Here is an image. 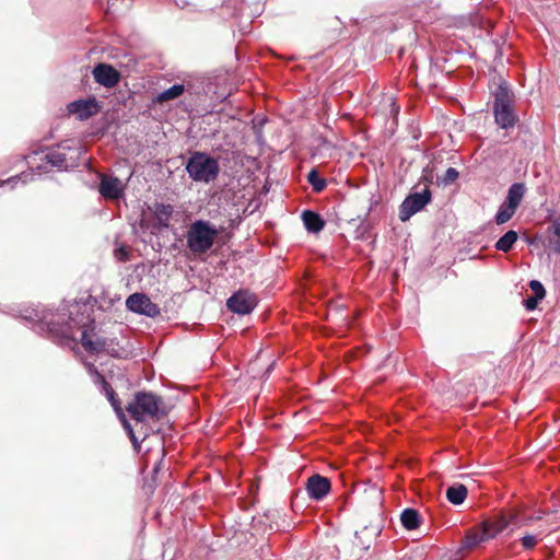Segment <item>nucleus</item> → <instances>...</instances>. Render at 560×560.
Returning a JSON list of instances; mask_svg holds the SVG:
<instances>
[{
  "instance_id": "nucleus-1",
  "label": "nucleus",
  "mask_w": 560,
  "mask_h": 560,
  "mask_svg": "<svg viewBox=\"0 0 560 560\" xmlns=\"http://www.w3.org/2000/svg\"><path fill=\"white\" fill-rule=\"evenodd\" d=\"M495 84L491 91L492 114L495 125L503 130H510L516 127L520 120L515 107L516 96L512 85L501 75L493 78Z\"/></svg>"
},
{
  "instance_id": "nucleus-2",
  "label": "nucleus",
  "mask_w": 560,
  "mask_h": 560,
  "mask_svg": "<svg viewBox=\"0 0 560 560\" xmlns=\"http://www.w3.org/2000/svg\"><path fill=\"white\" fill-rule=\"evenodd\" d=\"M126 410L137 423L158 421L167 415L163 398L151 392H137Z\"/></svg>"
},
{
  "instance_id": "nucleus-3",
  "label": "nucleus",
  "mask_w": 560,
  "mask_h": 560,
  "mask_svg": "<svg viewBox=\"0 0 560 560\" xmlns=\"http://www.w3.org/2000/svg\"><path fill=\"white\" fill-rule=\"evenodd\" d=\"M27 166V168L34 173L38 171L40 173H48L52 170L57 172H68L72 163H69L67 155L60 151L51 150L48 152L35 151L32 155L16 159V166Z\"/></svg>"
},
{
  "instance_id": "nucleus-4",
  "label": "nucleus",
  "mask_w": 560,
  "mask_h": 560,
  "mask_svg": "<svg viewBox=\"0 0 560 560\" xmlns=\"http://www.w3.org/2000/svg\"><path fill=\"white\" fill-rule=\"evenodd\" d=\"M218 230L209 222L198 220L194 222L187 232V246L195 255L207 253L214 244Z\"/></svg>"
},
{
  "instance_id": "nucleus-5",
  "label": "nucleus",
  "mask_w": 560,
  "mask_h": 560,
  "mask_svg": "<svg viewBox=\"0 0 560 560\" xmlns=\"http://www.w3.org/2000/svg\"><path fill=\"white\" fill-rule=\"evenodd\" d=\"M214 159H218L219 165L222 164L226 170L235 173L243 170L246 175H255L261 167V163L257 158L235 150H220Z\"/></svg>"
},
{
  "instance_id": "nucleus-6",
  "label": "nucleus",
  "mask_w": 560,
  "mask_h": 560,
  "mask_svg": "<svg viewBox=\"0 0 560 560\" xmlns=\"http://www.w3.org/2000/svg\"><path fill=\"white\" fill-rule=\"evenodd\" d=\"M185 170L188 175H219V160L206 151H190Z\"/></svg>"
},
{
  "instance_id": "nucleus-7",
  "label": "nucleus",
  "mask_w": 560,
  "mask_h": 560,
  "mask_svg": "<svg viewBox=\"0 0 560 560\" xmlns=\"http://www.w3.org/2000/svg\"><path fill=\"white\" fill-rule=\"evenodd\" d=\"M431 200V191L425 186L422 191L410 194L399 207V219L408 221L415 213L422 210Z\"/></svg>"
},
{
  "instance_id": "nucleus-8",
  "label": "nucleus",
  "mask_w": 560,
  "mask_h": 560,
  "mask_svg": "<svg viewBox=\"0 0 560 560\" xmlns=\"http://www.w3.org/2000/svg\"><path fill=\"white\" fill-rule=\"evenodd\" d=\"M69 114L74 115L79 120H88L97 115L102 108L100 102L94 95L85 98H78L67 105Z\"/></svg>"
},
{
  "instance_id": "nucleus-9",
  "label": "nucleus",
  "mask_w": 560,
  "mask_h": 560,
  "mask_svg": "<svg viewBox=\"0 0 560 560\" xmlns=\"http://www.w3.org/2000/svg\"><path fill=\"white\" fill-rule=\"evenodd\" d=\"M126 306L131 312L149 317H155L160 315V307L143 293H133L129 295L126 301Z\"/></svg>"
},
{
  "instance_id": "nucleus-10",
  "label": "nucleus",
  "mask_w": 560,
  "mask_h": 560,
  "mask_svg": "<svg viewBox=\"0 0 560 560\" xmlns=\"http://www.w3.org/2000/svg\"><path fill=\"white\" fill-rule=\"evenodd\" d=\"M256 304V296L245 290L237 291L226 301V306L231 312L242 315L249 314Z\"/></svg>"
},
{
  "instance_id": "nucleus-11",
  "label": "nucleus",
  "mask_w": 560,
  "mask_h": 560,
  "mask_svg": "<svg viewBox=\"0 0 560 560\" xmlns=\"http://www.w3.org/2000/svg\"><path fill=\"white\" fill-rule=\"evenodd\" d=\"M92 74L96 83L108 89L116 86L121 79L120 72L114 66L105 62L94 66Z\"/></svg>"
},
{
  "instance_id": "nucleus-12",
  "label": "nucleus",
  "mask_w": 560,
  "mask_h": 560,
  "mask_svg": "<svg viewBox=\"0 0 560 560\" xmlns=\"http://www.w3.org/2000/svg\"><path fill=\"white\" fill-rule=\"evenodd\" d=\"M305 487L311 499L320 501L330 492L331 482L329 478L314 474L306 480Z\"/></svg>"
},
{
  "instance_id": "nucleus-13",
  "label": "nucleus",
  "mask_w": 560,
  "mask_h": 560,
  "mask_svg": "<svg viewBox=\"0 0 560 560\" xmlns=\"http://www.w3.org/2000/svg\"><path fill=\"white\" fill-rule=\"evenodd\" d=\"M127 182L119 177H101L98 192L105 199L117 200L122 197Z\"/></svg>"
},
{
  "instance_id": "nucleus-14",
  "label": "nucleus",
  "mask_w": 560,
  "mask_h": 560,
  "mask_svg": "<svg viewBox=\"0 0 560 560\" xmlns=\"http://www.w3.org/2000/svg\"><path fill=\"white\" fill-rule=\"evenodd\" d=\"M517 512L511 511L509 514L501 513L493 518L486 520L481 523L482 527L494 538L503 532L510 524H516Z\"/></svg>"
},
{
  "instance_id": "nucleus-15",
  "label": "nucleus",
  "mask_w": 560,
  "mask_h": 560,
  "mask_svg": "<svg viewBox=\"0 0 560 560\" xmlns=\"http://www.w3.org/2000/svg\"><path fill=\"white\" fill-rule=\"evenodd\" d=\"M490 539H492L491 535L479 524L468 530L462 541V550L471 551Z\"/></svg>"
},
{
  "instance_id": "nucleus-16",
  "label": "nucleus",
  "mask_w": 560,
  "mask_h": 560,
  "mask_svg": "<svg viewBox=\"0 0 560 560\" xmlns=\"http://www.w3.org/2000/svg\"><path fill=\"white\" fill-rule=\"evenodd\" d=\"M546 246L560 255V214L555 217L546 229Z\"/></svg>"
},
{
  "instance_id": "nucleus-17",
  "label": "nucleus",
  "mask_w": 560,
  "mask_h": 560,
  "mask_svg": "<svg viewBox=\"0 0 560 560\" xmlns=\"http://www.w3.org/2000/svg\"><path fill=\"white\" fill-rule=\"evenodd\" d=\"M152 211L154 219L156 220L155 225L159 228H167L173 214V207L171 205L155 202Z\"/></svg>"
},
{
  "instance_id": "nucleus-18",
  "label": "nucleus",
  "mask_w": 560,
  "mask_h": 560,
  "mask_svg": "<svg viewBox=\"0 0 560 560\" xmlns=\"http://www.w3.org/2000/svg\"><path fill=\"white\" fill-rule=\"evenodd\" d=\"M269 121L268 117L264 114H257L252 118L250 127L255 135L256 143L264 148L266 145V139L264 136V127Z\"/></svg>"
},
{
  "instance_id": "nucleus-19",
  "label": "nucleus",
  "mask_w": 560,
  "mask_h": 560,
  "mask_svg": "<svg viewBox=\"0 0 560 560\" xmlns=\"http://www.w3.org/2000/svg\"><path fill=\"white\" fill-rule=\"evenodd\" d=\"M303 223L305 225V229L308 232L312 233H318L320 232L325 226V221L322 219V217L311 210H305L302 213Z\"/></svg>"
},
{
  "instance_id": "nucleus-20",
  "label": "nucleus",
  "mask_w": 560,
  "mask_h": 560,
  "mask_svg": "<svg viewBox=\"0 0 560 560\" xmlns=\"http://www.w3.org/2000/svg\"><path fill=\"white\" fill-rule=\"evenodd\" d=\"M185 91V86L182 83H175L168 89L158 93L153 102L158 104H163L164 102L172 101L178 98Z\"/></svg>"
},
{
  "instance_id": "nucleus-21",
  "label": "nucleus",
  "mask_w": 560,
  "mask_h": 560,
  "mask_svg": "<svg viewBox=\"0 0 560 560\" xmlns=\"http://www.w3.org/2000/svg\"><path fill=\"white\" fill-rule=\"evenodd\" d=\"M400 521L406 529L413 530L420 526L421 516L417 510L408 508L401 512Z\"/></svg>"
},
{
  "instance_id": "nucleus-22",
  "label": "nucleus",
  "mask_w": 560,
  "mask_h": 560,
  "mask_svg": "<svg viewBox=\"0 0 560 560\" xmlns=\"http://www.w3.org/2000/svg\"><path fill=\"white\" fill-rule=\"evenodd\" d=\"M525 191H526V187L524 184H522V183L513 184L508 191V197H506L505 202H508L510 205V208H518V206L521 205V202L524 198Z\"/></svg>"
},
{
  "instance_id": "nucleus-23",
  "label": "nucleus",
  "mask_w": 560,
  "mask_h": 560,
  "mask_svg": "<svg viewBox=\"0 0 560 560\" xmlns=\"http://www.w3.org/2000/svg\"><path fill=\"white\" fill-rule=\"evenodd\" d=\"M468 490L466 486L462 483H456L446 489V498L447 500L455 505L462 504L467 498Z\"/></svg>"
},
{
  "instance_id": "nucleus-24",
  "label": "nucleus",
  "mask_w": 560,
  "mask_h": 560,
  "mask_svg": "<svg viewBox=\"0 0 560 560\" xmlns=\"http://www.w3.org/2000/svg\"><path fill=\"white\" fill-rule=\"evenodd\" d=\"M106 397L109 400V402H110L112 407L114 408L115 412L121 418V420L124 422L125 429L129 432V436H130L131 441L135 443L136 442L135 433H133V431L131 429L130 423H128V421L125 419V415H124V410H122L121 405H120V400L117 397L115 390L110 392L109 395H107Z\"/></svg>"
},
{
  "instance_id": "nucleus-25",
  "label": "nucleus",
  "mask_w": 560,
  "mask_h": 560,
  "mask_svg": "<svg viewBox=\"0 0 560 560\" xmlns=\"http://www.w3.org/2000/svg\"><path fill=\"white\" fill-rule=\"evenodd\" d=\"M517 238V232L514 230H510L497 241L494 247L497 250L509 253L513 248Z\"/></svg>"
},
{
  "instance_id": "nucleus-26",
  "label": "nucleus",
  "mask_w": 560,
  "mask_h": 560,
  "mask_svg": "<svg viewBox=\"0 0 560 560\" xmlns=\"http://www.w3.org/2000/svg\"><path fill=\"white\" fill-rule=\"evenodd\" d=\"M406 22V19L398 16L396 14L383 16L380 21V28L383 32L393 33L399 27H401Z\"/></svg>"
},
{
  "instance_id": "nucleus-27",
  "label": "nucleus",
  "mask_w": 560,
  "mask_h": 560,
  "mask_svg": "<svg viewBox=\"0 0 560 560\" xmlns=\"http://www.w3.org/2000/svg\"><path fill=\"white\" fill-rule=\"evenodd\" d=\"M517 208H510L508 202H504L495 214L497 224L506 223L516 212Z\"/></svg>"
},
{
  "instance_id": "nucleus-28",
  "label": "nucleus",
  "mask_w": 560,
  "mask_h": 560,
  "mask_svg": "<svg viewBox=\"0 0 560 560\" xmlns=\"http://www.w3.org/2000/svg\"><path fill=\"white\" fill-rule=\"evenodd\" d=\"M90 371L95 375V383L102 386V390L107 396L110 392H114L110 384L105 380L104 375H102L94 365H90Z\"/></svg>"
},
{
  "instance_id": "nucleus-29",
  "label": "nucleus",
  "mask_w": 560,
  "mask_h": 560,
  "mask_svg": "<svg viewBox=\"0 0 560 560\" xmlns=\"http://www.w3.org/2000/svg\"><path fill=\"white\" fill-rule=\"evenodd\" d=\"M542 532L537 535L526 534L521 538V544L525 550H532L536 547L538 541L540 540L539 536Z\"/></svg>"
},
{
  "instance_id": "nucleus-30",
  "label": "nucleus",
  "mask_w": 560,
  "mask_h": 560,
  "mask_svg": "<svg viewBox=\"0 0 560 560\" xmlns=\"http://www.w3.org/2000/svg\"><path fill=\"white\" fill-rule=\"evenodd\" d=\"M90 353L108 352L107 340L105 338L92 339V349H89Z\"/></svg>"
},
{
  "instance_id": "nucleus-31",
  "label": "nucleus",
  "mask_w": 560,
  "mask_h": 560,
  "mask_svg": "<svg viewBox=\"0 0 560 560\" xmlns=\"http://www.w3.org/2000/svg\"><path fill=\"white\" fill-rule=\"evenodd\" d=\"M307 179H308L310 184L312 185L313 190L315 192L323 191L327 186V182H326L325 177H307Z\"/></svg>"
},
{
  "instance_id": "nucleus-32",
  "label": "nucleus",
  "mask_w": 560,
  "mask_h": 560,
  "mask_svg": "<svg viewBox=\"0 0 560 560\" xmlns=\"http://www.w3.org/2000/svg\"><path fill=\"white\" fill-rule=\"evenodd\" d=\"M529 288L534 292V295L537 296L538 299L545 298V294H546L545 288L538 280H532L529 282Z\"/></svg>"
},
{
  "instance_id": "nucleus-33",
  "label": "nucleus",
  "mask_w": 560,
  "mask_h": 560,
  "mask_svg": "<svg viewBox=\"0 0 560 560\" xmlns=\"http://www.w3.org/2000/svg\"><path fill=\"white\" fill-rule=\"evenodd\" d=\"M542 520V515L541 514H538V515H528V516H523L522 518L518 520V516L516 517V524L518 526H529L533 524V522L535 521H540Z\"/></svg>"
},
{
  "instance_id": "nucleus-34",
  "label": "nucleus",
  "mask_w": 560,
  "mask_h": 560,
  "mask_svg": "<svg viewBox=\"0 0 560 560\" xmlns=\"http://www.w3.org/2000/svg\"><path fill=\"white\" fill-rule=\"evenodd\" d=\"M21 156H16L14 158V164L13 166L10 168V170H4V173H8V171H14V175H28L27 174V171H30L27 168V166L25 165L24 167L22 166H16V159H20ZM30 175H33L32 173Z\"/></svg>"
},
{
  "instance_id": "nucleus-35",
  "label": "nucleus",
  "mask_w": 560,
  "mask_h": 560,
  "mask_svg": "<svg viewBox=\"0 0 560 560\" xmlns=\"http://www.w3.org/2000/svg\"><path fill=\"white\" fill-rule=\"evenodd\" d=\"M80 341H81L82 347L86 351H89V349H92V338L90 337V335L88 334L86 330L82 331Z\"/></svg>"
},
{
  "instance_id": "nucleus-36",
  "label": "nucleus",
  "mask_w": 560,
  "mask_h": 560,
  "mask_svg": "<svg viewBox=\"0 0 560 560\" xmlns=\"http://www.w3.org/2000/svg\"><path fill=\"white\" fill-rule=\"evenodd\" d=\"M418 170H421V175H428V172H429V164L427 165H417L415 168H413V163H410V168L407 167L405 168V173H415L417 172Z\"/></svg>"
},
{
  "instance_id": "nucleus-37",
  "label": "nucleus",
  "mask_w": 560,
  "mask_h": 560,
  "mask_svg": "<svg viewBox=\"0 0 560 560\" xmlns=\"http://www.w3.org/2000/svg\"><path fill=\"white\" fill-rule=\"evenodd\" d=\"M115 257L119 261H127L129 259V253L126 247L121 246L115 250Z\"/></svg>"
},
{
  "instance_id": "nucleus-38",
  "label": "nucleus",
  "mask_w": 560,
  "mask_h": 560,
  "mask_svg": "<svg viewBox=\"0 0 560 560\" xmlns=\"http://www.w3.org/2000/svg\"><path fill=\"white\" fill-rule=\"evenodd\" d=\"M541 299H538L537 296H530L528 299H526L524 301V305L525 307L528 310V311H533L537 307L538 305V302L540 301Z\"/></svg>"
},
{
  "instance_id": "nucleus-39",
  "label": "nucleus",
  "mask_w": 560,
  "mask_h": 560,
  "mask_svg": "<svg viewBox=\"0 0 560 560\" xmlns=\"http://www.w3.org/2000/svg\"><path fill=\"white\" fill-rule=\"evenodd\" d=\"M409 129L412 140H419V138L421 137V131L418 128V126L410 125Z\"/></svg>"
},
{
  "instance_id": "nucleus-40",
  "label": "nucleus",
  "mask_w": 560,
  "mask_h": 560,
  "mask_svg": "<svg viewBox=\"0 0 560 560\" xmlns=\"http://www.w3.org/2000/svg\"><path fill=\"white\" fill-rule=\"evenodd\" d=\"M141 429H143V439H145L147 436L154 432V430L148 425H142Z\"/></svg>"
},
{
  "instance_id": "nucleus-41",
  "label": "nucleus",
  "mask_w": 560,
  "mask_h": 560,
  "mask_svg": "<svg viewBox=\"0 0 560 560\" xmlns=\"http://www.w3.org/2000/svg\"><path fill=\"white\" fill-rule=\"evenodd\" d=\"M516 126H517L520 132L526 133L529 131L528 126L524 122L518 121V124Z\"/></svg>"
},
{
  "instance_id": "nucleus-42",
  "label": "nucleus",
  "mask_w": 560,
  "mask_h": 560,
  "mask_svg": "<svg viewBox=\"0 0 560 560\" xmlns=\"http://www.w3.org/2000/svg\"><path fill=\"white\" fill-rule=\"evenodd\" d=\"M443 175H459V172L455 167H447Z\"/></svg>"
},
{
  "instance_id": "nucleus-43",
  "label": "nucleus",
  "mask_w": 560,
  "mask_h": 560,
  "mask_svg": "<svg viewBox=\"0 0 560 560\" xmlns=\"http://www.w3.org/2000/svg\"><path fill=\"white\" fill-rule=\"evenodd\" d=\"M390 107H392V109H390L392 113L398 114L399 107L396 105L395 101H392Z\"/></svg>"
},
{
  "instance_id": "nucleus-44",
  "label": "nucleus",
  "mask_w": 560,
  "mask_h": 560,
  "mask_svg": "<svg viewBox=\"0 0 560 560\" xmlns=\"http://www.w3.org/2000/svg\"><path fill=\"white\" fill-rule=\"evenodd\" d=\"M456 177H453V176H450V177H443V184L444 185H450L454 182Z\"/></svg>"
},
{
  "instance_id": "nucleus-45",
  "label": "nucleus",
  "mask_w": 560,
  "mask_h": 560,
  "mask_svg": "<svg viewBox=\"0 0 560 560\" xmlns=\"http://www.w3.org/2000/svg\"><path fill=\"white\" fill-rule=\"evenodd\" d=\"M306 175H312V176H315V175H319V171L317 167H312Z\"/></svg>"
},
{
  "instance_id": "nucleus-46",
  "label": "nucleus",
  "mask_w": 560,
  "mask_h": 560,
  "mask_svg": "<svg viewBox=\"0 0 560 560\" xmlns=\"http://www.w3.org/2000/svg\"><path fill=\"white\" fill-rule=\"evenodd\" d=\"M194 179L196 180H205L206 183H209L210 179H212L213 177H208V176H205V177H192Z\"/></svg>"
},
{
  "instance_id": "nucleus-47",
  "label": "nucleus",
  "mask_w": 560,
  "mask_h": 560,
  "mask_svg": "<svg viewBox=\"0 0 560 560\" xmlns=\"http://www.w3.org/2000/svg\"><path fill=\"white\" fill-rule=\"evenodd\" d=\"M323 148H324V149H331V148H332V145H331V143H330V142H328V141L324 140V141H323Z\"/></svg>"
},
{
  "instance_id": "nucleus-48",
  "label": "nucleus",
  "mask_w": 560,
  "mask_h": 560,
  "mask_svg": "<svg viewBox=\"0 0 560 560\" xmlns=\"http://www.w3.org/2000/svg\"><path fill=\"white\" fill-rule=\"evenodd\" d=\"M268 191H269V187H268V182L266 180V184H265V185H264V187H262L261 194L267 195V194H268Z\"/></svg>"
},
{
  "instance_id": "nucleus-49",
  "label": "nucleus",
  "mask_w": 560,
  "mask_h": 560,
  "mask_svg": "<svg viewBox=\"0 0 560 560\" xmlns=\"http://www.w3.org/2000/svg\"><path fill=\"white\" fill-rule=\"evenodd\" d=\"M9 182H10V179H8V180H2L1 185H4V184H7V183H9Z\"/></svg>"
},
{
  "instance_id": "nucleus-50",
  "label": "nucleus",
  "mask_w": 560,
  "mask_h": 560,
  "mask_svg": "<svg viewBox=\"0 0 560 560\" xmlns=\"http://www.w3.org/2000/svg\"><path fill=\"white\" fill-rule=\"evenodd\" d=\"M95 175L101 176V175H103V174H102V173L96 172V173H95Z\"/></svg>"
}]
</instances>
